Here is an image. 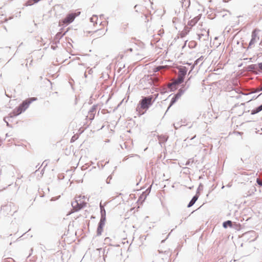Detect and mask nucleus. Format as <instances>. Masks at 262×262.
I'll return each mask as SVG.
<instances>
[{
  "label": "nucleus",
  "mask_w": 262,
  "mask_h": 262,
  "mask_svg": "<svg viewBox=\"0 0 262 262\" xmlns=\"http://www.w3.org/2000/svg\"><path fill=\"white\" fill-rule=\"evenodd\" d=\"M184 80V78L178 75V78L172 82L171 85H176L181 83Z\"/></svg>",
  "instance_id": "obj_9"
},
{
  "label": "nucleus",
  "mask_w": 262,
  "mask_h": 262,
  "mask_svg": "<svg viewBox=\"0 0 262 262\" xmlns=\"http://www.w3.org/2000/svg\"><path fill=\"white\" fill-rule=\"evenodd\" d=\"M80 14V12L69 13L62 20L61 23L63 25H68L72 23L75 19V17L79 15Z\"/></svg>",
  "instance_id": "obj_3"
},
{
  "label": "nucleus",
  "mask_w": 262,
  "mask_h": 262,
  "mask_svg": "<svg viewBox=\"0 0 262 262\" xmlns=\"http://www.w3.org/2000/svg\"><path fill=\"white\" fill-rule=\"evenodd\" d=\"M10 208H13L14 211V213L18 211V207L15 205L14 204H11L9 205Z\"/></svg>",
  "instance_id": "obj_14"
},
{
  "label": "nucleus",
  "mask_w": 262,
  "mask_h": 262,
  "mask_svg": "<svg viewBox=\"0 0 262 262\" xmlns=\"http://www.w3.org/2000/svg\"><path fill=\"white\" fill-rule=\"evenodd\" d=\"M261 36V40L259 45L262 46V32L261 31L257 29H255L253 30L252 33V38L249 44V48L253 47L255 44L260 39V36Z\"/></svg>",
  "instance_id": "obj_2"
},
{
  "label": "nucleus",
  "mask_w": 262,
  "mask_h": 262,
  "mask_svg": "<svg viewBox=\"0 0 262 262\" xmlns=\"http://www.w3.org/2000/svg\"><path fill=\"white\" fill-rule=\"evenodd\" d=\"M127 28V25H126V24H124V25H122L121 27H120V30L121 31H123V32H125L126 29Z\"/></svg>",
  "instance_id": "obj_15"
},
{
  "label": "nucleus",
  "mask_w": 262,
  "mask_h": 262,
  "mask_svg": "<svg viewBox=\"0 0 262 262\" xmlns=\"http://www.w3.org/2000/svg\"><path fill=\"white\" fill-rule=\"evenodd\" d=\"M152 97L144 98L141 101H140V105L141 108L142 109H147L149 105L151 104Z\"/></svg>",
  "instance_id": "obj_4"
},
{
  "label": "nucleus",
  "mask_w": 262,
  "mask_h": 262,
  "mask_svg": "<svg viewBox=\"0 0 262 262\" xmlns=\"http://www.w3.org/2000/svg\"><path fill=\"white\" fill-rule=\"evenodd\" d=\"M200 19V17L199 16L194 17L193 19L188 21V25L190 26L191 27H193L198 23Z\"/></svg>",
  "instance_id": "obj_7"
},
{
  "label": "nucleus",
  "mask_w": 262,
  "mask_h": 262,
  "mask_svg": "<svg viewBox=\"0 0 262 262\" xmlns=\"http://www.w3.org/2000/svg\"><path fill=\"white\" fill-rule=\"evenodd\" d=\"M72 205L76 211L81 209L83 207V205L82 204H79L77 201L72 203Z\"/></svg>",
  "instance_id": "obj_8"
},
{
  "label": "nucleus",
  "mask_w": 262,
  "mask_h": 262,
  "mask_svg": "<svg viewBox=\"0 0 262 262\" xmlns=\"http://www.w3.org/2000/svg\"><path fill=\"white\" fill-rule=\"evenodd\" d=\"M232 223L230 221H227L223 223V227L226 228L228 226L231 227Z\"/></svg>",
  "instance_id": "obj_13"
},
{
  "label": "nucleus",
  "mask_w": 262,
  "mask_h": 262,
  "mask_svg": "<svg viewBox=\"0 0 262 262\" xmlns=\"http://www.w3.org/2000/svg\"><path fill=\"white\" fill-rule=\"evenodd\" d=\"M258 68L262 71V62L258 63Z\"/></svg>",
  "instance_id": "obj_18"
},
{
  "label": "nucleus",
  "mask_w": 262,
  "mask_h": 262,
  "mask_svg": "<svg viewBox=\"0 0 262 262\" xmlns=\"http://www.w3.org/2000/svg\"><path fill=\"white\" fill-rule=\"evenodd\" d=\"M198 199V196H197V195L194 196L193 197V198L192 199V200L189 202V203L188 205V207H190L192 206L195 203V202Z\"/></svg>",
  "instance_id": "obj_11"
},
{
  "label": "nucleus",
  "mask_w": 262,
  "mask_h": 262,
  "mask_svg": "<svg viewBox=\"0 0 262 262\" xmlns=\"http://www.w3.org/2000/svg\"><path fill=\"white\" fill-rule=\"evenodd\" d=\"M105 217L102 216L100 221L99 223L97 229V235L98 236H100L101 235L102 232L103 230L104 226L105 225Z\"/></svg>",
  "instance_id": "obj_5"
},
{
  "label": "nucleus",
  "mask_w": 262,
  "mask_h": 262,
  "mask_svg": "<svg viewBox=\"0 0 262 262\" xmlns=\"http://www.w3.org/2000/svg\"><path fill=\"white\" fill-rule=\"evenodd\" d=\"M181 96V94L180 93L177 94L174 96V97L173 98H172L171 101L170 105H172L174 103H175V102L177 101V100L178 99H179V98H180Z\"/></svg>",
  "instance_id": "obj_10"
},
{
  "label": "nucleus",
  "mask_w": 262,
  "mask_h": 262,
  "mask_svg": "<svg viewBox=\"0 0 262 262\" xmlns=\"http://www.w3.org/2000/svg\"><path fill=\"white\" fill-rule=\"evenodd\" d=\"M187 70L185 67H181L179 69V76L184 78L186 74Z\"/></svg>",
  "instance_id": "obj_6"
},
{
  "label": "nucleus",
  "mask_w": 262,
  "mask_h": 262,
  "mask_svg": "<svg viewBox=\"0 0 262 262\" xmlns=\"http://www.w3.org/2000/svg\"><path fill=\"white\" fill-rule=\"evenodd\" d=\"M100 208H101V212L102 214H103V212L104 213V214H105V210H104V208L102 206H101V205H100Z\"/></svg>",
  "instance_id": "obj_17"
},
{
  "label": "nucleus",
  "mask_w": 262,
  "mask_h": 262,
  "mask_svg": "<svg viewBox=\"0 0 262 262\" xmlns=\"http://www.w3.org/2000/svg\"><path fill=\"white\" fill-rule=\"evenodd\" d=\"M35 100L36 98H31L24 101L19 106L15 108L13 111V112L8 115V117L12 118L20 114L23 112L25 111L31 103Z\"/></svg>",
  "instance_id": "obj_1"
},
{
  "label": "nucleus",
  "mask_w": 262,
  "mask_h": 262,
  "mask_svg": "<svg viewBox=\"0 0 262 262\" xmlns=\"http://www.w3.org/2000/svg\"><path fill=\"white\" fill-rule=\"evenodd\" d=\"M256 182L259 185L262 186V180H260L259 179H257Z\"/></svg>",
  "instance_id": "obj_16"
},
{
  "label": "nucleus",
  "mask_w": 262,
  "mask_h": 262,
  "mask_svg": "<svg viewBox=\"0 0 262 262\" xmlns=\"http://www.w3.org/2000/svg\"><path fill=\"white\" fill-rule=\"evenodd\" d=\"M161 68V67H159L157 68V70H159Z\"/></svg>",
  "instance_id": "obj_20"
},
{
  "label": "nucleus",
  "mask_w": 262,
  "mask_h": 262,
  "mask_svg": "<svg viewBox=\"0 0 262 262\" xmlns=\"http://www.w3.org/2000/svg\"><path fill=\"white\" fill-rule=\"evenodd\" d=\"M262 111V104L258 106V107L256 108L255 109L253 110L251 112V114L254 115L255 114L258 113V112Z\"/></svg>",
  "instance_id": "obj_12"
},
{
  "label": "nucleus",
  "mask_w": 262,
  "mask_h": 262,
  "mask_svg": "<svg viewBox=\"0 0 262 262\" xmlns=\"http://www.w3.org/2000/svg\"><path fill=\"white\" fill-rule=\"evenodd\" d=\"M262 91V86L260 88V89L257 90V91Z\"/></svg>",
  "instance_id": "obj_19"
}]
</instances>
